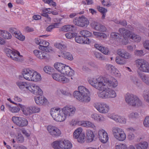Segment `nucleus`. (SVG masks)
<instances>
[{"label":"nucleus","mask_w":149,"mask_h":149,"mask_svg":"<svg viewBox=\"0 0 149 149\" xmlns=\"http://www.w3.org/2000/svg\"><path fill=\"white\" fill-rule=\"evenodd\" d=\"M103 79L101 77L97 79H89L88 82L89 84L95 88L99 90L98 92V96L102 98H107L106 93L107 86L102 83Z\"/></svg>","instance_id":"1"},{"label":"nucleus","mask_w":149,"mask_h":149,"mask_svg":"<svg viewBox=\"0 0 149 149\" xmlns=\"http://www.w3.org/2000/svg\"><path fill=\"white\" fill-rule=\"evenodd\" d=\"M78 91H75L73 93L74 98L80 102L88 103L91 100L90 92L86 88L82 86L78 87Z\"/></svg>","instance_id":"2"},{"label":"nucleus","mask_w":149,"mask_h":149,"mask_svg":"<svg viewBox=\"0 0 149 149\" xmlns=\"http://www.w3.org/2000/svg\"><path fill=\"white\" fill-rule=\"evenodd\" d=\"M54 68L58 72L64 75L71 76L74 74V71L68 66L59 63H55Z\"/></svg>","instance_id":"3"},{"label":"nucleus","mask_w":149,"mask_h":149,"mask_svg":"<svg viewBox=\"0 0 149 149\" xmlns=\"http://www.w3.org/2000/svg\"><path fill=\"white\" fill-rule=\"evenodd\" d=\"M50 114L54 119L57 121H63L67 117L63 110L60 109H52Z\"/></svg>","instance_id":"4"},{"label":"nucleus","mask_w":149,"mask_h":149,"mask_svg":"<svg viewBox=\"0 0 149 149\" xmlns=\"http://www.w3.org/2000/svg\"><path fill=\"white\" fill-rule=\"evenodd\" d=\"M125 100L128 104L132 106H140L142 104L138 97L132 94H127L125 96Z\"/></svg>","instance_id":"5"},{"label":"nucleus","mask_w":149,"mask_h":149,"mask_svg":"<svg viewBox=\"0 0 149 149\" xmlns=\"http://www.w3.org/2000/svg\"><path fill=\"white\" fill-rule=\"evenodd\" d=\"M5 52L7 56L13 60L19 61L22 60L20 59L19 57H22V56L20 55L19 53L17 51H13L6 48L5 49Z\"/></svg>","instance_id":"6"},{"label":"nucleus","mask_w":149,"mask_h":149,"mask_svg":"<svg viewBox=\"0 0 149 149\" xmlns=\"http://www.w3.org/2000/svg\"><path fill=\"white\" fill-rule=\"evenodd\" d=\"M136 63L141 70L149 73V64L146 61L141 59H138L136 61Z\"/></svg>","instance_id":"7"},{"label":"nucleus","mask_w":149,"mask_h":149,"mask_svg":"<svg viewBox=\"0 0 149 149\" xmlns=\"http://www.w3.org/2000/svg\"><path fill=\"white\" fill-rule=\"evenodd\" d=\"M12 119L13 123L19 127H24L28 125V121L24 118L14 116L12 117Z\"/></svg>","instance_id":"8"},{"label":"nucleus","mask_w":149,"mask_h":149,"mask_svg":"<svg viewBox=\"0 0 149 149\" xmlns=\"http://www.w3.org/2000/svg\"><path fill=\"white\" fill-rule=\"evenodd\" d=\"M82 129L79 127L76 129L73 133L74 138L77 139L78 141L81 143H84L85 141V135L82 132Z\"/></svg>","instance_id":"9"},{"label":"nucleus","mask_w":149,"mask_h":149,"mask_svg":"<svg viewBox=\"0 0 149 149\" xmlns=\"http://www.w3.org/2000/svg\"><path fill=\"white\" fill-rule=\"evenodd\" d=\"M73 22L75 25L82 27L87 26L89 24L88 20L83 16L81 17L75 18L73 20Z\"/></svg>","instance_id":"10"},{"label":"nucleus","mask_w":149,"mask_h":149,"mask_svg":"<svg viewBox=\"0 0 149 149\" xmlns=\"http://www.w3.org/2000/svg\"><path fill=\"white\" fill-rule=\"evenodd\" d=\"M75 37L76 42L80 44H89L91 43H95V41L91 38H88L83 36H76Z\"/></svg>","instance_id":"11"},{"label":"nucleus","mask_w":149,"mask_h":149,"mask_svg":"<svg viewBox=\"0 0 149 149\" xmlns=\"http://www.w3.org/2000/svg\"><path fill=\"white\" fill-rule=\"evenodd\" d=\"M102 78L103 79L102 83L105 84L107 87H108L110 88H114L116 87L118 84V82L116 79L114 78H112L110 80L107 78Z\"/></svg>","instance_id":"12"},{"label":"nucleus","mask_w":149,"mask_h":149,"mask_svg":"<svg viewBox=\"0 0 149 149\" xmlns=\"http://www.w3.org/2000/svg\"><path fill=\"white\" fill-rule=\"evenodd\" d=\"M28 89L34 94L41 95L43 93L41 89L36 85L29 84Z\"/></svg>","instance_id":"13"},{"label":"nucleus","mask_w":149,"mask_h":149,"mask_svg":"<svg viewBox=\"0 0 149 149\" xmlns=\"http://www.w3.org/2000/svg\"><path fill=\"white\" fill-rule=\"evenodd\" d=\"M98 137L100 141L102 143H107L109 139L108 134L103 129L99 130Z\"/></svg>","instance_id":"14"},{"label":"nucleus","mask_w":149,"mask_h":149,"mask_svg":"<svg viewBox=\"0 0 149 149\" xmlns=\"http://www.w3.org/2000/svg\"><path fill=\"white\" fill-rule=\"evenodd\" d=\"M95 107L100 113H105L108 112L109 110V106L104 103H99L95 105Z\"/></svg>","instance_id":"15"},{"label":"nucleus","mask_w":149,"mask_h":149,"mask_svg":"<svg viewBox=\"0 0 149 149\" xmlns=\"http://www.w3.org/2000/svg\"><path fill=\"white\" fill-rule=\"evenodd\" d=\"M47 129L49 133L53 136L57 137L61 134L60 131L55 126H48L47 127Z\"/></svg>","instance_id":"16"},{"label":"nucleus","mask_w":149,"mask_h":149,"mask_svg":"<svg viewBox=\"0 0 149 149\" xmlns=\"http://www.w3.org/2000/svg\"><path fill=\"white\" fill-rule=\"evenodd\" d=\"M62 109L67 116H72L74 114L76 111V109L72 106H66L64 107Z\"/></svg>","instance_id":"17"},{"label":"nucleus","mask_w":149,"mask_h":149,"mask_svg":"<svg viewBox=\"0 0 149 149\" xmlns=\"http://www.w3.org/2000/svg\"><path fill=\"white\" fill-rule=\"evenodd\" d=\"M34 72V70H30L29 68L24 69L22 75L25 79L29 81H31V76L33 74Z\"/></svg>","instance_id":"18"},{"label":"nucleus","mask_w":149,"mask_h":149,"mask_svg":"<svg viewBox=\"0 0 149 149\" xmlns=\"http://www.w3.org/2000/svg\"><path fill=\"white\" fill-rule=\"evenodd\" d=\"M117 52L118 55L124 59H128L131 57V54L123 49H118Z\"/></svg>","instance_id":"19"},{"label":"nucleus","mask_w":149,"mask_h":149,"mask_svg":"<svg viewBox=\"0 0 149 149\" xmlns=\"http://www.w3.org/2000/svg\"><path fill=\"white\" fill-rule=\"evenodd\" d=\"M35 100L36 103L39 105H45L47 102V99L45 97L40 96L35 97Z\"/></svg>","instance_id":"20"},{"label":"nucleus","mask_w":149,"mask_h":149,"mask_svg":"<svg viewBox=\"0 0 149 149\" xmlns=\"http://www.w3.org/2000/svg\"><path fill=\"white\" fill-rule=\"evenodd\" d=\"M33 53L39 59H42L47 58L46 56L47 54L42 51L35 50L33 51Z\"/></svg>","instance_id":"21"},{"label":"nucleus","mask_w":149,"mask_h":149,"mask_svg":"<svg viewBox=\"0 0 149 149\" xmlns=\"http://www.w3.org/2000/svg\"><path fill=\"white\" fill-rule=\"evenodd\" d=\"M111 118L117 122L125 123L126 122L125 118L114 114H112L111 115Z\"/></svg>","instance_id":"22"},{"label":"nucleus","mask_w":149,"mask_h":149,"mask_svg":"<svg viewBox=\"0 0 149 149\" xmlns=\"http://www.w3.org/2000/svg\"><path fill=\"white\" fill-rule=\"evenodd\" d=\"M106 92L107 98H114L116 96V94L115 91L108 87H107Z\"/></svg>","instance_id":"23"},{"label":"nucleus","mask_w":149,"mask_h":149,"mask_svg":"<svg viewBox=\"0 0 149 149\" xmlns=\"http://www.w3.org/2000/svg\"><path fill=\"white\" fill-rule=\"evenodd\" d=\"M94 46L104 54H108L109 52V51L107 48L101 46L99 44H95Z\"/></svg>","instance_id":"24"},{"label":"nucleus","mask_w":149,"mask_h":149,"mask_svg":"<svg viewBox=\"0 0 149 149\" xmlns=\"http://www.w3.org/2000/svg\"><path fill=\"white\" fill-rule=\"evenodd\" d=\"M119 31L125 39L130 38L131 34L129 30L123 28H120L119 29Z\"/></svg>","instance_id":"25"},{"label":"nucleus","mask_w":149,"mask_h":149,"mask_svg":"<svg viewBox=\"0 0 149 149\" xmlns=\"http://www.w3.org/2000/svg\"><path fill=\"white\" fill-rule=\"evenodd\" d=\"M61 143L63 146L62 149H70L72 147V145L68 140H61Z\"/></svg>","instance_id":"26"},{"label":"nucleus","mask_w":149,"mask_h":149,"mask_svg":"<svg viewBox=\"0 0 149 149\" xmlns=\"http://www.w3.org/2000/svg\"><path fill=\"white\" fill-rule=\"evenodd\" d=\"M137 149H146L148 146V143L146 141H143L135 145Z\"/></svg>","instance_id":"27"},{"label":"nucleus","mask_w":149,"mask_h":149,"mask_svg":"<svg viewBox=\"0 0 149 149\" xmlns=\"http://www.w3.org/2000/svg\"><path fill=\"white\" fill-rule=\"evenodd\" d=\"M93 27L96 30L101 31H104L106 30V27L98 23H95Z\"/></svg>","instance_id":"28"},{"label":"nucleus","mask_w":149,"mask_h":149,"mask_svg":"<svg viewBox=\"0 0 149 149\" xmlns=\"http://www.w3.org/2000/svg\"><path fill=\"white\" fill-rule=\"evenodd\" d=\"M86 136L87 141L88 142H90L94 140L95 135L92 131L88 130L86 131Z\"/></svg>","instance_id":"29"},{"label":"nucleus","mask_w":149,"mask_h":149,"mask_svg":"<svg viewBox=\"0 0 149 149\" xmlns=\"http://www.w3.org/2000/svg\"><path fill=\"white\" fill-rule=\"evenodd\" d=\"M138 74L139 77L147 85H149V77L140 72H139Z\"/></svg>","instance_id":"30"},{"label":"nucleus","mask_w":149,"mask_h":149,"mask_svg":"<svg viewBox=\"0 0 149 149\" xmlns=\"http://www.w3.org/2000/svg\"><path fill=\"white\" fill-rule=\"evenodd\" d=\"M91 117L94 120L100 121H104L105 119L102 115L97 113H94L92 115Z\"/></svg>","instance_id":"31"},{"label":"nucleus","mask_w":149,"mask_h":149,"mask_svg":"<svg viewBox=\"0 0 149 149\" xmlns=\"http://www.w3.org/2000/svg\"><path fill=\"white\" fill-rule=\"evenodd\" d=\"M61 140L56 141H54L52 144V147L55 149H60L62 148L63 146L61 143Z\"/></svg>","instance_id":"32"},{"label":"nucleus","mask_w":149,"mask_h":149,"mask_svg":"<svg viewBox=\"0 0 149 149\" xmlns=\"http://www.w3.org/2000/svg\"><path fill=\"white\" fill-rule=\"evenodd\" d=\"M18 106L20 107L24 115H27L31 114V113H30V111H30V110H29L30 107L26 108L24 106L20 104H18Z\"/></svg>","instance_id":"33"},{"label":"nucleus","mask_w":149,"mask_h":149,"mask_svg":"<svg viewBox=\"0 0 149 149\" xmlns=\"http://www.w3.org/2000/svg\"><path fill=\"white\" fill-rule=\"evenodd\" d=\"M17 85L21 89H23L24 88L28 89L29 84H27L26 82H23L21 81H18L16 83Z\"/></svg>","instance_id":"34"},{"label":"nucleus","mask_w":149,"mask_h":149,"mask_svg":"<svg viewBox=\"0 0 149 149\" xmlns=\"http://www.w3.org/2000/svg\"><path fill=\"white\" fill-rule=\"evenodd\" d=\"M106 68L107 70L114 74L116 73H118V70L114 66L111 65L107 64L106 66Z\"/></svg>","instance_id":"35"},{"label":"nucleus","mask_w":149,"mask_h":149,"mask_svg":"<svg viewBox=\"0 0 149 149\" xmlns=\"http://www.w3.org/2000/svg\"><path fill=\"white\" fill-rule=\"evenodd\" d=\"M130 39L132 41L136 42H139L141 39L140 36L134 33H131L130 37Z\"/></svg>","instance_id":"36"},{"label":"nucleus","mask_w":149,"mask_h":149,"mask_svg":"<svg viewBox=\"0 0 149 149\" xmlns=\"http://www.w3.org/2000/svg\"><path fill=\"white\" fill-rule=\"evenodd\" d=\"M123 131V130L118 127H114L113 128L112 132L114 136L115 137L121 133Z\"/></svg>","instance_id":"37"},{"label":"nucleus","mask_w":149,"mask_h":149,"mask_svg":"<svg viewBox=\"0 0 149 149\" xmlns=\"http://www.w3.org/2000/svg\"><path fill=\"white\" fill-rule=\"evenodd\" d=\"M31 81H37L40 80L41 78V76L37 72H33V74L31 76Z\"/></svg>","instance_id":"38"},{"label":"nucleus","mask_w":149,"mask_h":149,"mask_svg":"<svg viewBox=\"0 0 149 149\" xmlns=\"http://www.w3.org/2000/svg\"><path fill=\"white\" fill-rule=\"evenodd\" d=\"M63 29L65 31H73L75 30V27L73 25H67L64 26L63 28Z\"/></svg>","instance_id":"39"},{"label":"nucleus","mask_w":149,"mask_h":149,"mask_svg":"<svg viewBox=\"0 0 149 149\" xmlns=\"http://www.w3.org/2000/svg\"><path fill=\"white\" fill-rule=\"evenodd\" d=\"M39 46V49L42 50L45 49L47 47H48L49 44V42L45 40H42Z\"/></svg>","instance_id":"40"},{"label":"nucleus","mask_w":149,"mask_h":149,"mask_svg":"<svg viewBox=\"0 0 149 149\" xmlns=\"http://www.w3.org/2000/svg\"><path fill=\"white\" fill-rule=\"evenodd\" d=\"M6 105L8 107V109L12 113L18 112L20 110L19 107L18 106L11 107L9 105L6 104Z\"/></svg>","instance_id":"41"},{"label":"nucleus","mask_w":149,"mask_h":149,"mask_svg":"<svg viewBox=\"0 0 149 149\" xmlns=\"http://www.w3.org/2000/svg\"><path fill=\"white\" fill-rule=\"evenodd\" d=\"M120 133L118 135V136H116L115 138L119 141H124L126 139V136L125 133L124 131Z\"/></svg>","instance_id":"42"},{"label":"nucleus","mask_w":149,"mask_h":149,"mask_svg":"<svg viewBox=\"0 0 149 149\" xmlns=\"http://www.w3.org/2000/svg\"><path fill=\"white\" fill-rule=\"evenodd\" d=\"M70 77L68 76V77H66L63 76L61 75L59 81L62 82L63 83H68L70 79H72V77Z\"/></svg>","instance_id":"43"},{"label":"nucleus","mask_w":149,"mask_h":149,"mask_svg":"<svg viewBox=\"0 0 149 149\" xmlns=\"http://www.w3.org/2000/svg\"><path fill=\"white\" fill-rule=\"evenodd\" d=\"M2 36L4 39L7 40L10 39L12 37L11 33L6 31H4L2 33Z\"/></svg>","instance_id":"44"},{"label":"nucleus","mask_w":149,"mask_h":149,"mask_svg":"<svg viewBox=\"0 0 149 149\" xmlns=\"http://www.w3.org/2000/svg\"><path fill=\"white\" fill-rule=\"evenodd\" d=\"M62 56L69 60H72L73 59V57L72 54L70 53L67 52H65L63 53Z\"/></svg>","instance_id":"45"},{"label":"nucleus","mask_w":149,"mask_h":149,"mask_svg":"<svg viewBox=\"0 0 149 149\" xmlns=\"http://www.w3.org/2000/svg\"><path fill=\"white\" fill-rule=\"evenodd\" d=\"M130 79L134 84L138 86L140 85V81L137 77L132 76L130 77Z\"/></svg>","instance_id":"46"},{"label":"nucleus","mask_w":149,"mask_h":149,"mask_svg":"<svg viewBox=\"0 0 149 149\" xmlns=\"http://www.w3.org/2000/svg\"><path fill=\"white\" fill-rule=\"evenodd\" d=\"M29 110H30L31 112L30 111V113H31V114L38 113L40 111V108L35 106H30Z\"/></svg>","instance_id":"47"},{"label":"nucleus","mask_w":149,"mask_h":149,"mask_svg":"<svg viewBox=\"0 0 149 149\" xmlns=\"http://www.w3.org/2000/svg\"><path fill=\"white\" fill-rule=\"evenodd\" d=\"M85 127H91L94 130L96 129V127L94 124L89 121H86Z\"/></svg>","instance_id":"48"},{"label":"nucleus","mask_w":149,"mask_h":149,"mask_svg":"<svg viewBox=\"0 0 149 149\" xmlns=\"http://www.w3.org/2000/svg\"><path fill=\"white\" fill-rule=\"evenodd\" d=\"M115 61L117 64L121 65L125 64L126 62L125 60L122 59L119 57H116Z\"/></svg>","instance_id":"49"},{"label":"nucleus","mask_w":149,"mask_h":149,"mask_svg":"<svg viewBox=\"0 0 149 149\" xmlns=\"http://www.w3.org/2000/svg\"><path fill=\"white\" fill-rule=\"evenodd\" d=\"M80 33L83 37H87L91 36V33L89 31L82 30L80 31Z\"/></svg>","instance_id":"50"},{"label":"nucleus","mask_w":149,"mask_h":149,"mask_svg":"<svg viewBox=\"0 0 149 149\" xmlns=\"http://www.w3.org/2000/svg\"><path fill=\"white\" fill-rule=\"evenodd\" d=\"M9 31L12 33L13 35L15 37L16 35H17V33L19 31L18 30L15 28H10L9 29Z\"/></svg>","instance_id":"51"},{"label":"nucleus","mask_w":149,"mask_h":149,"mask_svg":"<svg viewBox=\"0 0 149 149\" xmlns=\"http://www.w3.org/2000/svg\"><path fill=\"white\" fill-rule=\"evenodd\" d=\"M77 33H72L69 32L65 34V36L66 38L68 39H71L74 38L77 36Z\"/></svg>","instance_id":"52"},{"label":"nucleus","mask_w":149,"mask_h":149,"mask_svg":"<svg viewBox=\"0 0 149 149\" xmlns=\"http://www.w3.org/2000/svg\"><path fill=\"white\" fill-rule=\"evenodd\" d=\"M61 75L60 74L54 73L52 74V77L54 80L58 81L60 80Z\"/></svg>","instance_id":"53"},{"label":"nucleus","mask_w":149,"mask_h":149,"mask_svg":"<svg viewBox=\"0 0 149 149\" xmlns=\"http://www.w3.org/2000/svg\"><path fill=\"white\" fill-rule=\"evenodd\" d=\"M143 96L145 100L149 104V91H144Z\"/></svg>","instance_id":"54"},{"label":"nucleus","mask_w":149,"mask_h":149,"mask_svg":"<svg viewBox=\"0 0 149 149\" xmlns=\"http://www.w3.org/2000/svg\"><path fill=\"white\" fill-rule=\"evenodd\" d=\"M95 57L98 59L101 60H105V58L100 53L97 52H95L94 53Z\"/></svg>","instance_id":"55"},{"label":"nucleus","mask_w":149,"mask_h":149,"mask_svg":"<svg viewBox=\"0 0 149 149\" xmlns=\"http://www.w3.org/2000/svg\"><path fill=\"white\" fill-rule=\"evenodd\" d=\"M17 141L18 143H22L24 140V138L21 134H19L17 137Z\"/></svg>","instance_id":"56"},{"label":"nucleus","mask_w":149,"mask_h":149,"mask_svg":"<svg viewBox=\"0 0 149 149\" xmlns=\"http://www.w3.org/2000/svg\"><path fill=\"white\" fill-rule=\"evenodd\" d=\"M127 148V146L123 144H119L116 146V149H126Z\"/></svg>","instance_id":"57"},{"label":"nucleus","mask_w":149,"mask_h":149,"mask_svg":"<svg viewBox=\"0 0 149 149\" xmlns=\"http://www.w3.org/2000/svg\"><path fill=\"white\" fill-rule=\"evenodd\" d=\"M15 37L21 41L24 40L25 38V37L22 35L19 31L17 33V35H16Z\"/></svg>","instance_id":"58"},{"label":"nucleus","mask_w":149,"mask_h":149,"mask_svg":"<svg viewBox=\"0 0 149 149\" xmlns=\"http://www.w3.org/2000/svg\"><path fill=\"white\" fill-rule=\"evenodd\" d=\"M53 69L52 68H51L50 66H45L43 69L44 71L46 73L50 74V72Z\"/></svg>","instance_id":"59"},{"label":"nucleus","mask_w":149,"mask_h":149,"mask_svg":"<svg viewBox=\"0 0 149 149\" xmlns=\"http://www.w3.org/2000/svg\"><path fill=\"white\" fill-rule=\"evenodd\" d=\"M102 3L104 6H106L107 7L111 6V3L109 0H102Z\"/></svg>","instance_id":"60"},{"label":"nucleus","mask_w":149,"mask_h":149,"mask_svg":"<svg viewBox=\"0 0 149 149\" xmlns=\"http://www.w3.org/2000/svg\"><path fill=\"white\" fill-rule=\"evenodd\" d=\"M143 125L145 127H149V116L146 117L143 122Z\"/></svg>","instance_id":"61"},{"label":"nucleus","mask_w":149,"mask_h":149,"mask_svg":"<svg viewBox=\"0 0 149 149\" xmlns=\"http://www.w3.org/2000/svg\"><path fill=\"white\" fill-rule=\"evenodd\" d=\"M138 114L136 112H132L129 115V117L130 118L134 119L138 118Z\"/></svg>","instance_id":"62"},{"label":"nucleus","mask_w":149,"mask_h":149,"mask_svg":"<svg viewBox=\"0 0 149 149\" xmlns=\"http://www.w3.org/2000/svg\"><path fill=\"white\" fill-rule=\"evenodd\" d=\"M143 46L145 48L149 50V40H146L143 42Z\"/></svg>","instance_id":"63"},{"label":"nucleus","mask_w":149,"mask_h":149,"mask_svg":"<svg viewBox=\"0 0 149 149\" xmlns=\"http://www.w3.org/2000/svg\"><path fill=\"white\" fill-rule=\"evenodd\" d=\"M97 9L98 10L102 13H106L107 12V10L104 8L101 7L100 6H98Z\"/></svg>","instance_id":"64"}]
</instances>
